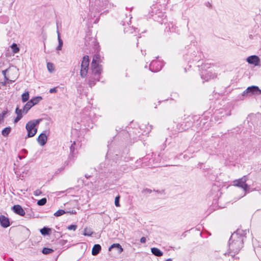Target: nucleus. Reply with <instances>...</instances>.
<instances>
[{
  "label": "nucleus",
  "mask_w": 261,
  "mask_h": 261,
  "mask_svg": "<svg viewBox=\"0 0 261 261\" xmlns=\"http://www.w3.org/2000/svg\"><path fill=\"white\" fill-rule=\"evenodd\" d=\"M59 22H57V33L58 34V42H59V45L57 47L56 49L58 50H61L62 49L63 43V41L61 39V37H60V33L59 31Z\"/></svg>",
  "instance_id": "nucleus-16"
},
{
  "label": "nucleus",
  "mask_w": 261,
  "mask_h": 261,
  "mask_svg": "<svg viewBox=\"0 0 261 261\" xmlns=\"http://www.w3.org/2000/svg\"><path fill=\"white\" fill-rule=\"evenodd\" d=\"M57 88L56 87L54 88H51L49 90V93H57Z\"/></svg>",
  "instance_id": "nucleus-41"
},
{
  "label": "nucleus",
  "mask_w": 261,
  "mask_h": 261,
  "mask_svg": "<svg viewBox=\"0 0 261 261\" xmlns=\"http://www.w3.org/2000/svg\"><path fill=\"white\" fill-rule=\"evenodd\" d=\"M165 261H172V259L171 258H168Z\"/></svg>",
  "instance_id": "nucleus-50"
},
{
  "label": "nucleus",
  "mask_w": 261,
  "mask_h": 261,
  "mask_svg": "<svg viewBox=\"0 0 261 261\" xmlns=\"http://www.w3.org/2000/svg\"><path fill=\"white\" fill-rule=\"evenodd\" d=\"M6 70H3V73L4 74H5Z\"/></svg>",
  "instance_id": "nucleus-52"
},
{
  "label": "nucleus",
  "mask_w": 261,
  "mask_h": 261,
  "mask_svg": "<svg viewBox=\"0 0 261 261\" xmlns=\"http://www.w3.org/2000/svg\"><path fill=\"white\" fill-rule=\"evenodd\" d=\"M163 66V63L158 60H153L149 65V70L155 72L160 71Z\"/></svg>",
  "instance_id": "nucleus-7"
},
{
  "label": "nucleus",
  "mask_w": 261,
  "mask_h": 261,
  "mask_svg": "<svg viewBox=\"0 0 261 261\" xmlns=\"http://www.w3.org/2000/svg\"><path fill=\"white\" fill-rule=\"evenodd\" d=\"M113 248H115L117 250L118 253L119 254L121 253L123 251V249L122 248L121 246L118 243L112 244L109 247V250L111 251Z\"/></svg>",
  "instance_id": "nucleus-18"
},
{
  "label": "nucleus",
  "mask_w": 261,
  "mask_h": 261,
  "mask_svg": "<svg viewBox=\"0 0 261 261\" xmlns=\"http://www.w3.org/2000/svg\"><path fill=\"white\" fill-rule=\"evenodd\" d=\"M0 223L1 226L4 228H7L10 225L8 218L4 215L0 216Z\"/></svg>",
  "instance_id": "nucleus-13"
},
{
  "label": "nucleus",
  "mask_w": 261,
  "mask_h": 261,
  "mask_svg": "<svg viewBox=\"0 0 261 261\" xmlns=\"http://www.w3.org/2000/svg\"><path fill=\"white\" fill-rule=\"evenodd\" d=\"M75 142H73L70 146V152L68 155L69 160H74L77 157V151L75 148Z\"/></svg>",
  "instance_id": "nucleus-10"
},
{
  "label": "nucleus",
  "mask_w": 261,
  "mask_h": 261,
  "mask_svg": "<svg viewBox=\"0 0 261 261\" xmlns=\"http://www.w3.org/2000/svg\"><path fill=\"white\" fill-rule=\"evenodd\" d=\"M11 128L10 126L5 127L2 132V134L4 137H7L11 132Z\"/></svg>",
  "instance_id": "nucleus-27"
},
{
  "label": "nucleus",
  "mask_w": 261,
  "mask_h": 261,
  "mask_svg": "<svg viewBox=\"0 0 261 261\" xmlns=\"http://www.w3.org/2000/svg\"><path fill=\"white\" fill-rule=\"evenodd\" d=\"M19 159H22V156H19Z\"/></svg>",
  "instance_id": "nucleus-56"
},
{
  "label": "nucleus",
  "mask_w": 261,
  "mask_h": 261,
  "mask_svg": "<svg viewBox=\"0 0 261 261\" xmlns=\"http://www.w3.org/2000/svg\"><path fill=\"white\" fill-rule=\"evenodd\" d=\"M74 161V160H69L68 157L67 160L64 162L63 167H65V166H68L71 162H73Z\"/></svg>",
  "instance_id": "nucleus-38"
},
{
  "label": "nucleus",
  "mask_w": 261,
  "mask_h": 261,
  "mask_svg": "<svg viewBox=\"0 0 261 261\" xmlns=\"http://www.w3.org/2000/svg\"><path fill=\"white\" fill-rule=\"evenodd\" d=\"M51 229L46 227H44L40 229L41 233L43 236L49 235L51 233Z\"/></svg>",
  "instance_id": "nucleus-23"
},
{
  "label": "nucleus",
  "mask_w": 261,
  "mask_h": 261,
  "mask_svg": "<svg viewBox=\"0 0 261 261\" xmlns=\"http://www.w3.org/2000/svg\"><path fill=\"white\" fill-rule=\"evenodd\" d=\"M100 56L99 55H95L91 63L92 72L97 76V80L99 77V74L102 71L101 66L98 64L100 62Z\"/></svg>",
  "instance_id": "nucleus-3"
},
{
  "label": "nucleus",
  "mask_w": 261,
  "mask_h": 261,
  "mask_svg": "<svg viewBox=\"0 0 261 261\" xmlns=\"http://www.w3.org/2000/svg\"><path fill=\"white\" fill-rule=\"evenodd\" d=\"M187 129H188V127H186V126L184 127H182L181 128H179L178 130L179 132H182L184 130H186Z\"/></svg>",
  "instance_id": "nucleus-45"
},
{
  "label": "nucleus",
  "mask_w": 261,
  "mask_h": 261,
  "mask_svg": "<svg viewBox=\"0 0 261 261\" xmlns=\"http://www.w3.org/2000/svg\"><path fill=\"white\" fill-rule=\"evenodd\" d=\"M23 151H24V152H27V150L25 149H23Z\"/></svg>",
  "instance_id": "nucleus-53"
},
{
  "label": "nucleus",
  "mask_w": 261,
  "mask_h": 261,
  "mask_svg": "<svg viewBox=\"0 0 261 261\" xmlns=\"http://www.w3.org/2000/svg\"><path fill=\"white\" fill-rule=\"evenodd\" d=\"M90 176H91L90 175H89L88 174H86L85 175V177L87 178H89Z\"/></svg>",
  "instance_id": "nucleus-48"
},
{
  "label": "nucleus",
  "mask_w": 261,
  "mask_h": 261,
  "mask_svg": "<svg viewBox=\"0 0 261 261\" xmlns=\"http://www.w3.org/2000/svg\"><path fill=\"white\" fill-rule=\"evenodd\" d=\"M21 97H22V101L23 102H25L28 101L29 99V97H30L29 92L27 91V92L23 93L21 95Z\"/></svg>",
  "instance_id": "nucleus-26"
},
{
  "label": "nucleus",
  "mask_w": 261,
  "mask_h": 261,
  "mask_svg": "<svg viewBox=\"0 0 261 261\" xmlns=\"http://www.w3.org/2000/svg\"><path fill=\"white\" fill-rule=\"evenodd\" d=\"M8 260V261H13V259L12 258L9 257V258L8 259V260Z\"/></svg>",
  "instance_id": "nucleus-49"
},
{
  "label": "nucleus",
  "mask_w": 261,
  "mask_h": 261,
  "mask_svg": "<svg viewBox=\"0 0 261 261\" xmlns=\"http://www.w3.org/2000/svg\"><path fill=\"white\" fill-rule=\"evenodd\" d=\"M209 5H210V6H211V5L210 4V3H208L207 4V6H209Z\"/></svg>",
  "instance_id": "nucleus-54"
},
{
  "label": "nucleus",
  "mask_w": 261,
  "mask_h": 261,
  "mask_svg": "<svg viewBox=\"0 0 261 261\" xmlns=\"http://www.w3.org/2000/svg\"><path fill=\"white\" fill-rule=\"evenodd\" d=\"M152 16H153V19H154L155 21L159 22L161 24L164 23V20L165 19L164 12L158 10L154 14L152 15Z\"/></svg>",
  "instance_id": "nucleus-8"
},
{
  "label": "nucleus",
  "mask_w": 261,
  "mask_h": 261,
  "mask_svg": "<svg viewBox=\"0 0 261 261\" xmlns=\"http://www.w3.org/2000/svg\"><path fill=\"white\" fill-rule=\"evenodd\" d=\"M209 5H210V6H211V5L210 4V3H208L207 4V6H209Z\"/></svg>",
  "instance_id": "nucleus-55"
},
{
  "label": "nucleus",
  "mask_w": 261,
  "mask_h": 261,
  "mask_svg": "<svg viewBox=\"0 0 261 261\" xmlns=\"http://www.w3.org/2000/svg\"><path fill=\"white\" fill-rule=\"evenodd\" d=\"M65 213H66V212L64 210H59L57 211L56 213H55L54 216L56 217H59V216L63 215V214H64Z\"/></svg>",
  "instance_id": "nucleus-33"
},
{
  "label": "nucleus",
  "mask_w": 261,
  "mask_h": 261,
  "mask_svg": "<svg viewBox=\"0 0 261 261\" xmlns=\"http://www.w3.org/2000/svg\"><path fill=\"white\" fill-rule=\"evenodd\" d=\"M66 242V241H65L64 240H62L60 241V243L62 245H64Z\"/></svg>",
  "instance_id": "nucleus-46"
},
{
  "label": "nucleus",
  "mask_w": 261,
  "mask_h": 261,
  "mask_svg": "<svg viewBox=\"0 0 261 261\" xmlns=\"http://www.w3.org/2000/svg\"><path fill=\"white\" fill-rule=\"evenodd\" d=\"M13 212L17 215L21 216H24L25 213L22 207L20 205H15L12 207Z\"/></svg>",
  "instance_id": "nucleus-12"
},
{
  "label": "nucleus",
  "mask_w": 261,
  "mask_h": 261,
  "mask_svg": "<svg viewBox=\"0 0 261 261\" xmlns=\"http://www.w3.org/2000/svg\"><path fill=\"white\" fill-rule=\"evenodd\" d=\"M247 61L249 64H253L256 66L258 65L260 62V59L258 57L255 55H253L248 57L247 59Z\"/></svg>",
  "instance_id": "nucleus-11"
},
{
  "label": "nucleus",
  "mask_w": 261,
  "mask_h": 261,
  "mask_svg": "<svg viewBox=\"0 0 261 261\" xmlns=\"http://www.w3.org/2000/svg\"><path fill=\"white\" fill-rule=\"evenodd\" d=\"M246 230L238 229L231 236L228 241L229 254L234 257L236 254L239 253L243 247L244 239Z\"/></svg>",
  "instance_id": "nucleus-1"
},
{
  "label": "nucleus",
  "mask_w": 261,
  "mask_h": 261,
  "mask_svg": "<svg viewBox=\"0 0 261 261\" xmlns=\"http://www.w3.org/2000/svg\"><path fill=\"white\" fill-rule=\"evenodd\" d=\"M205 66V65H202L201 69H203V68ZM200 75L201 79L204 80V81H207L214 77V75L210 71L206 70H202L201 72Z\"/></svg>",
  "instance_id": "nucleus-9"
},
{
  "label": "nucleus",
  "mask_w": 261,
  "mask_h": 261,
  "mask_svg": "<svg viewBox=\"0 0 261 261\" xmlns=\"http://www.w3.org/2000/svg\"><path fill=\"white\" fill-rule=\"evenodd\" d=\"M89 62V56L87 55L84 56L81 63V69L80 71V75L83 78L85 77L87 74Z\"/></svg>",
  "instance_id": "nucleus-6"
},
{
  "label": "nucleus",
  "mask_w": 261,
  "mask_h": 261,
  "mask_svg": "<svg viewBox=\"0 0 261 261\" xmlns=\"http://www.w3.org/2000/svg\"><path fill=\"white\" fill-rule=\"evenodd\" d=\"M22 118V117H19V116H17L14 119V123H17V122H18Z\"/></svg>",
  "instance_id": "nucleus-42"
},
{
  "label": "nucleus",
  "mask_w": 261,
  "mask_h": 261,
  "mask_svg": "<svg viewBox=\"0 0 261 261\" xmlns=\"http://www.w3.org/2000/svg\"><path fill=\"white\" fill-rule=\"evenodd\" d=\"M67 228L69 230H75L77 228V225L74 224H72L68 226Z\"/></svg>",
  "instance_id": "nucleus-36"
},
{
  "label": "nucleus",
  "mask_w": 261,
  "mask_h": 261,
  "mask_svg": "<svg viewBox=\"0 0 261 261\" xmlns=\"http://www.w3.org/2000/svg\"><path fill=\"white\" fill-rule=\"evenodd\" d=\"M67 213L73 214H75L76 212H75V211H72L71 212H68Z\"/></svg>",
  "instance_id": "nucleus-47"
},
{
  "label": "nucleus",
  "mask_w": 261,
  "mask_h": 261,
  "mask_svg": "<svg viewBox=\"0 0 261 261\" xmlns=\"http://www.w3.org/2000/svg\"><path fill=\"white\" fill-rule=\"evenodd\" d=\"M251 88H247L241 95H239L238 98L240 100H243L244 97L249 96V92Z\"/></svg>",
  "instance_id": "nucleus-24"
},
{
  "label": "nucleus",
  "mask_w": 261,
  "mask_h": 261,
  "mask_svg": "<svg viewBox=\"0 0 261 261\" xmlns=\"http://www.w3.org/2000/svg\"><path fill=\"white\" fill-rule=\"evenodd\" d=\"M132 28L130 26H129L127 28H124V33H127V32L130 31L131 33H132Z\"/></svg>",
  "instance_id": "nucleus-40"
},
{
  "label": "nucleus",
  "mask_w": 261,
  "mask_h": 261,
  "mask_svg": "<svg viewBox=\"0 0 261 261\" xmlns=\"http://www.w3.org/2000/svg\"><path fill=\"white\" fill-rule=\"evenodd\" d=\"M47 199L46 198H43L40 200H38L37 204L39 206H42L46 204Z\"/></svg>",
  "instance_id": "nucleus-32"
},
{
  "label": "nucleus",
  "mask_w": 261,
  "mask_h": 261,
  "mask_svg": "<svg viewBox=\"0 0 261 261\" xmlns=\"http://www.w3.org/2000/svg\"><path fill=\"white\" fill-rule=\"evenodd\" d=\"M101 249V246L99 244H95L92 250V254L94 256L97 255Z\"/></svg>",
  "instance_id": "nucleus-19"
},
{
  "label": "nucleus",
  "mask_w": 261,
  "mask_h": 261,
  "mask_svg": "<svg viewBox=\"0 0 261 261\" xmlns=\"http://www.w3.org/2000/svg\"><path fill=\"white\" fill-rule=\"evenodd\" d=\"M247 88H251L248 93L249 96L252 95H259L261 94V90L257 86H252Z\"/></svg>",
  "instance_id": "nucleus-14"
},
{
  "label": "nucleus",
  "mask_w": 261,
  "mask_h": 261,
  "mask_svg": "<svg viewBox=\"0 0 261 261\" xmlns=\"http://www.w3.org/2000/svg\"><path fill=\"white\" fill-rule=\"evenodd\" d=\"M146 238L144 237H143L140 239V242L141 243H145L146 242Z\"/></svg>",
  "instance_id": "nucleus-43"
},
{
  "label": "nucleus",
  "mask_w": 261,
  "mask_h": 261,
  "mask_svg": "<svg viewBox=\"0 0 261 261\" xmlns=\"http://www.w3.org/2000/svg\"><path fill=\"white\" fill-rule=\"evenodd\" d=\"M47 137L45 133H41L37 138V141L41 146H44L47 142Z\"/></svg>",
  "instance_id": "nucleus-15"
},
{
  "label": "nucleus",
  "mask_w": 261,
  "mask_h": 261,
  "mask_svg": "<svg viewBox=\"0 0 261 261\" xmlns=\"http://www.w3.org/2000/svg\"><path fill=\"white\" fill-rule=\"evenodd\" d=\"M8 18H7V17H6V18H5V21H8Z\"/></svg>",
  "instance_id": "nucleus-51"
},
{
  "label": "nucleus",
  "mask_w": 261,
  "mask_h": 261,
  "mask_svg": "<svg viewBox=\"0 0 261 261\" xmlns=\"http://www.w3.org/2000/svg\"><path fill=\"white\" fill-rule=\"evenodd\" d=\"M92 74L93 75V76L90 77L88 81V85L91 87H92V86H94L95 85L96 82L97 81H99V79L100 77H99L98 78V80H97V76H95L93 73H92ZM99 76H100V74H99Z\"/></svg>",
  "instance_id": "nucleus-17"
},
{
  "label": "nucleus",
  "mask_w": 261,
  "mask_h": 261,
  "mask_svg": "<svg viewBox=\"0 0 261 261\" xmlns=\"http://www.w3.org/2000/svg\"><path fill=\"white\" fill-rule=\"evenodd\" d=\"M41 121V119L33 120L29 121L27 123L25 128L28 132V135L25 138L32 137L36 135L37 132L36 126L39 124Z\"/></svg>",
  "instance_id": "nucleus-4"
},
{
  "label": "nucleus",
  "mask_w": 261,
  "mask_h": 261,
  "mask_svg": "<svg viewBox=\"0 0 261 261\" xmlns=\"http://www.w3.org/2000/svg\"><path fill=\"white\" fill-rule=\"evenodd\" d=\"M22 113L23 109H20L18 107H17V108L15 109V113L16 114L17 116L22 117Z\"/></svg>",
  "instance_id": "nucleus-34"
},
{
  "label": "nucleus",
  "mask_w": 261,
  "mask_h": 261,
  "mask_svg": "<svg viewBox=\"0 0 261 261\" xmlns=\"http://www.w3.org/2000/svg\"><path fill=\"white\" fill-rule=\"evenodd\" d=\"M11 47L14 53H17L19 51V48L16 43H13Z\"/></svg>",
  "instance_id": "nucleus-31"
},
{
  "label": "nucleus",
  "mask_w": 261,
  "mask_h": 261,
  "mask_svg": "<svg viewBox=\"0 0 261 261\" xmlns=\"http://www.w3.org/2000/svg\"><path fill=\"white\" fill-rule=\"evenodd\" d=\"M42 99V97L41 96H36L32 98L29 101L32 103V106H34L38 103Z\"/></svg>",
  "instance_id": "nucleus-21"
},
{
  "label": "nucleus",
  "mask_w": 261,
  "mask_h": 261,
  "mask_svg": "<svg viewBox=\"0 0 261 261\" xmlns=\"http://www.w3.org/2000/svg\"><path fill=\"white\" fill-rule=\"evenodd\" d=\"M120 196H117L115 197V205L118 207V206H120V204H119V200H120Z\"/></svg>",
  "instance_id": "nucleus-35"
},
{
  "label": "nucleus",
  "mask_w": 261,
  "mask_h": 261,
  "mask_svg": "<svg viewBox=\"0 0 261 261\" xmlns=\"http://www.w3.org/2000/svg\"><path fill=\"white\" fill-rule=\"evenodd\" d=\"M41 191L39 190H36L34 192V195L35 196H39L41 194Z\"/></svg>",
  "instance_id": "nucleus-39"
},
{
  "label": "nucleus",
  "mask_w": 261,
  "mask_h": 261,
  "mask_svg": "<svg viewBox=\"0 0 261 261\" xmlns=\"http://www.w3.org/2000/svg\"><path fill=\"white\" fill-rule=\"evenodd\" d=\"M64 170V167H62L59 169H58L56 172H55V174H58L60 173H61L62 171H63V170Z\"/></svg>",
  "instance_id": "nucleus-37"
},
{
  "label": "nucleus",
  "mask_w": 261,
  "mask_h": 261,
  "mask_svg": "<svg viewBox=\"0 0 261 261\" xmlns=\"http://www.w3.org/2000/svg\"><path fill=\"white\" fill-rule=\"evenodd\" d=\"M32 107L33 106H32V103L29 100L23 108V113L26 114Z\"/></svg>",
  "instance_id": "nucleus-22"
},
{
  "label": "nucleus",
  "mask_w": 261,
  "mask_h": 261,
  "mask_svg": "<svg viewBox=\"0 0 261 261\" xmlns=\"http://www.w3.org/2000/svg\"><path fill=\"white\" fill-rule=\"evenodd\" d=\"M247 180L246 176H244L241 178L236 179L233 181V185L242 188L245 193L249 192V186L246 183Z\"/></svg>",
  "instance_id": "nucleus-5"
},
{
  "label": "nucleus",
  "mask_w": 261,
  "mask_h": 261,
  "mask_svg": "<svg viewBox=\"0 0 261 261\" xmlns=\"http://www.w3.org/2000/svg\"><path fill=\"white\" fill-rule=\"evenodd\" d=\"M143 192H146L147 193H151V190L150 189H146L145 190H143Z\"/></svg>",
  "instance_id": "nucleus-44"
},
{
  "label": "nucleus",
  "mask_w": 261,
  "mask_h": 261,
  "mask_svg": "<svg viewBox=\"0 0 261 261\" xmlns=\"http://www.w3.org/2000/svg\"><path fill=\"white\" fill-rule=\"evenodd\" d=\"M92 233H93V232L90 229L88 228H85L84 229V232L83 234L85 236H91Z\"/></svg>",
  "instance_id": "nucleus-30"
},
{
  "label": "nucleus",
  "mask_w": 261,
  "mask_h": 261,
  "mask_svg": "<svg viewBox=\"0 0 261 261\" xmlns=\"http://www.w3.org/2000/svg\"><path fill=\"white\" fill-rule=\"evenodd\" d=\"M113 6L108 0H90V11L99 13Z\"/></svg>",
  "instance_id": "nucleus-2"
},
{
  "label": "nucleus",
  "mask_w": 261,
  "mask_h": 261,
  "mask_svg": "<svg viewBox=\"0 0 261 261\" xmlns=\"http://www.w3.org/2000/svg\"><path fill=\"white\" fill-rule=\"evenodd\" d=\"M47 68L50 72H52L55 70L54 65L52 63L48 62L47 63Z\"/></svg>",
  "instance_id": "nucleus-29"
},
{
  "label": "nucleus",
  "mask_w": 261,
  "mask_h": 261,
  "mask_svg": "<svg viewBox=\"0 0 261 261\" xmlns=\"http://www.w3.org/2000/svg\"><path fill=\"white\" fill-rule=\"evenodd\" d=\"M151 253L156 256L160 257L163 254V253L158 248L153 247L151 248Z\"/></svg>",
  "instance_id": "nucleus-20"
},
{
  "label": "nucleus",
  "mask_w": 261,
  "mask_h": 261,
  "mask_svg": "<svg viewBox=\"0 0 261 261\" xmlns=\"http://www.w3.org/2000/svg\"><path fill=\"white\" fill-rule=\"evenodd\" d=\"M168 25L165 28L166 31L170 32H175V27L172 23H168Z\"/></svg>",
  "instance_id": "nucleus-25"
},
{
  "label": "nucleus",
  "mask_w": 261,
  "mask_h": 261,
  "mask_svg": "<svg viewBox=\"0 0 261 261\" xmlns=\"http://www.w3.org/2000/svg\"><path fill=\"white\" fill-rule=\"evenodd\" d=\"M54 252V250L51 248L44 247L42 250V253L44 254H48Z\"/></svg>",
  "instance_id": "nucleus-28"
}]
</instances>
